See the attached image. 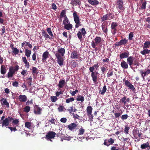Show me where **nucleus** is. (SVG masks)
<instances>
[{
  "label": "nucleus",
  "instance_id": "dca6fc26",
  "mask_svg": "<svg viewBox=\"0 0 150 150\" xmlns=\"http://www.w3.org/2000/svg\"><path fill=\"white\" fill-rule=\"evenodd\" d=\"M77 126V125L75 123H73L70 124L68 126V127L70 130L72 131L73 130L76 129Z\"/></svg>",
  "mask_w": 150,
  "mask_h": 150
},
{
  "label": "nucleus",
  "instance_id": "c756f323",
  "mask_svg": "<svg viewBox=\"0 0 150 150\" xmlns=\"http://www.w3.org/2000/svg\"><path fill=\"white\" fill-rule=\"evenodd\" d=\"M139 132V130H134L133 132V134L134 135V137L136 139H137V141L138 142L140 140V139H138V137H137L138 133Z\"/></svg>",
  "mask_w": 150,
  "mask_h": 150
},
{
  "label": "nucleus",
  "instance_id": "7c9ffc66",
  "mask_svg": "<svg viewBox=\"0 0 150 150\" xmlns=\"http://www.w3.org/2000/svg\"><path fill=\"white\" fill-rule=\"evenodd\" d=\"M126 100H127V97L124 96L120 100V102L121 103H123L124 105H125L127 103Z\"/></svg>",
  "mask_w": 150,
  "mask_h": 150
},
{
  "label": "nucleus",
  "instance_id": "a19ab883",
  "mask_svg": "<svg viewBox=\"0 0 150 150\" xmlns=\"http://www.w3.org/2000/svg\"><path fill=\"white\" fill-rule=\"evenodd\" d=\"M113 74V71L112 69H110L107 73V77H110Z\"/></svg>",
  "mask_w": 150,
  "mask_h": 150
},
{
  "label": "nucleus",
  "instance_id": "72a5a7b5",
  "mask_svg": "<svg viewBox=\"0 0 150 150\" xmlns=\"http://www.w3.org/2000/svg\"><path fill=\"white\" fill-rule=\"evenodd\" d=\"M107 90L106 86L105 85L103 88L102 91H100L99 93L101 95H104Z\"/></svg>",
  "mask_w": 150,
  "mask_h": 150
},
{
  "label": "nucleus",
  "instance_id": "bf43d9fd",
  "mask_svg": "<svg viewBox=\"0 0 150 150\" xmlns=\"http://www.w3.org/2000/svg\"><path fill=\"white\" fill-rule=\"evenodd\" d=\"M129 127L125 126V127L124 131L125 133L126 134H128L129 132Z\"/></svg>",
  "mask_w": 150,
  "mask_h": 150
},
{
  "label": "nucleus",
  "instance_id": "a211bd4d",
  "mask_svg": "<svg viewBox=\"0 0 150 150\" xmlns=\"http://www.w3.org/2000/svg\"><path fill=\"white\" fill-rule=\"evenodd\" d=\"M49 53L47 51L44 52L42 55V62H44L46 61V59L49 57Z\"/></svg>",
  "mask_w": 150,
  "mask_h": 150
},
{
  "label": "nucleus",
  "instance_id": "c03bdc74",
  "mask_svg": "<svg viewBox=\"0 0 150 150\" xmlns=\"http://www.w3.org/2000/svg\"><path fill=\"white\" fill-rule=\"evenodd\" d=\"M50 99L52 102L54 103L58 99L56 96H51L50 97Z\"/></svg>",
  "mask_w": 150,
  "mask_h": 150
},
{
  "label": "nucleus",
  "instance_id": "412c9836",
  "mask_svg": "<svg viewBox=\"0 0 150 150\" xmlns=\"http://www.w3.org/2000/svg\"><path fill=\"white\" fill-rule=\"evenodd\" d=\"M66 83L65 80L62 79L60 80L59 82L58 85V87L61 88H62Z\"/></svg>",
  "mask_w": 150,
  "mask_h": 150
},
{
  "label": "nucleus",
  "instance_id": "6e6d98bb",
  "mask_svg": "<svg viewBox=\"0 0 150 150\" xmlns=\"http://www.w3.org/2000/svg\"><path fill=\"white\" fill-rule=\"evenodd\" d=\"M123 81L124 82L125 85L126 86H127L128 85L130 84L131 83V82L128 80L124 79L123 80Z\"/></svg>",
  "mask_w": 150,
  "mask_h": 150
},
{
  "label": "nucleus",
  "instance_id": "f03ea898",
  "mask_svg": "<svg viewBox=\"0 0 150 150\" xmlns=\"http://www.w3.org/2000/svg\"><path fill=\"white\" fill-rule=\"evenodd\" d=\"M94 40V41H92L91 42V46L93 48L97 49V48L96 47V46L97 45L100 44L103 39L100 37L97 36Z\"/></svg>",
  "mask_w": 150,
  "mask_h": 150
},
{
  "label": "nucleus",
  "instance_id": "58836bf2",
  "mask_svg": "<svg viewBox=\"0 0 150 150\" xmlns=\"http://www.w3.org/2000/svg\"><path fill=\"white\" fill-rule=\"evenodd\" d=\"M93 108L91 106H88L86 109V111L87 114L92 113Z\"/></svg>",
  "mask_w": 150,
  "mask_h": 150
},
{
  "label": "nucleus",
  "instance_id": "5701e85b",
  "mask_svg": "<svg viewBox=\"0 0 150 150\" xmlns=\"http://www.w3.org/2000/svg\"><path fill=\"white\" fill-rule=\"evenodd\" d=\"M71 1L72 2L71 4L73 5L80 6L81 3L80 0H71Z\"/></svg>",
  "mask_w": 150,
  "mask_h": 150
},
{
  "label": "nucleus",
  "instance_id": "f704fd0d",
  "mask_svg": "<svg viewBox=\"0 0 150 150\" xmlns=\"http://www.w3.org/2000/svg\"><path fill=\"white\" fill-rule=\"evenodd\" d=\"M3 104L5 105H6L7 107L8 108L9 107V103L7 101L6 99H4V98H2L1 100V101H3Z\"/></svg>",
  "mask_w": 150,
  "mask_h": 150
},
{
  "label": "nucleus",
  "instance_id": "4d7b16f0",
  "mask_svg": "<svg viewBox=\"0 0 150 150\" xmlns=\"http://www.w3.org/2000/svg\"><path fill=\"white\" fill-rule=\"evenodd\" d=\"M121 139L123 142H124L125 143L126 142L128 143L129 142L130 140V139L129 138L122 137L121 138Z\"/></svg>",
  "mask_w": 150,
  "mask_h": 150
},
{
  "label": "nucleus",
  "instance_id": "4c0bfd02",
  "mask_svg": "<svg viewBox=\"0 0 150 150\" xmlns=\"http://www.w3.org/2000/svg\"><path fill=\"white\" fill-rule=\"evenodd\" d=\"M27 82L29 87H31L32 85V78L31 76H30L29 78H28L27 80Z\"/></svg>",
  "mask_w": 150,
  "mask_h": 150
},
{
  "label": "nucleus",
  "instance_id": "393cba45",
  "mask_svg": "<svg viewBox=\"0 0 150 150\" xmlns=\"http://www.w3.org/2000/svg\"><path fill=\"white\" fill-rule=\"evenodd\" d=\"M1 73L2 74H5L6 72V69L5 66L4 65H2L1 67Z\"/></svg>",
  "mask_w": 150,
  "mask_h": 150
},
{
  "label": "nucleus",
  "instance_id": "9d476101",
  "mask_svg": "<svg viewBox=\"0 0 150 150\" xmlns=\"http://www.w3.org/2000/svg\"><path fill=\"white\" fill-rule=\"evenodd\" d=\"M128 42V40L124 38L121 40L120 41L115 43V47H118L122 45H125Z\"/></svg>",
  "mask_w": 150,
  "mask_h": 150
},
{
  "label": "nucleus",
  "instance_id": "052dcab7",
  "mask_svg": "<svg viewBox=\"0 0 150 150\" xmlns=\"http://www.w3.org/2000/svg\"><path fill=\"white\" fill-rule=\"evenodd\" d=\"M9 70H10L11 72L14 75L15 72L16 71L14 69H13V67L12 66L10 67L9 68Z\"/></svg>",
  "mask_w": 150,
  "mask_h": 150
},
{
  "label": "nucleus",
  "instance_id": "603ef678",
  "mask_svg": "<svg viewBox=\"0 0 150 150\" xmlns=\"http://www.w3.org/2000/svg\"><path fill=\"white\" fill-rule=\"evenodd\" d=\"M85 130L82 128H81L79 130L78 135L83 134L84 133Z\"/></svg>",
  "mask_w": 150,
  "mask_h": 150
},
{
  "label": "nucleus",
  "instance_id": "ddd939ff",
  "mask_svg": "<svg viewBox=\"0 0 150 150\" xmlns=\"http://www.w3.org/2000/svg\"><path fill=\"white\" fill-rule=\"evenodd\" d=\"M65 50L64 48L62 47H58L57 48V51L56 53H58L61 56L63 57L65 54Z\"/></svg>",
  "mask_w": 150,
  "mask_h": 150
},
{
  "label": "nucleus",
  "instance_id": "bb28decb",
  "mask_svg": "<svg viewBox=\"0 0 150 150\" xmlns=\"http://www.w3.org/2000/svg\"><path fill=\"white\" fill-rule=\"evenodd\" d=\"M99 66L98 65V63H97L96 64L94 65L93 66H92L89 68V70L93 71L95 69H96V70L98 69Z\"/></svg>",
  "mask_w": 150,
  "mask_h": 150
},
{
  "label": "nucleus",
  "instance_id": "6e6552de",
  "mask_svg": "<svg viewBox=\"0 0 150 150\" xmlns=\"http://www.w3.org/2000/svg\"><path fill=\"white\" fill-rule=\"evenodd\" d=\"M55 56L57 58L58 63L60 66H62L64 63V60L62 56L59 55L58 53H55Z\"/></svg>",
  "mask_w": 150,
  "mask_h": 150
},
{
  "label": "nucleus",
  "instance_id": "de8ad7c7",
  "mask_svg": "<svg viewBox=\"0 0 150 150\" xmlns=\"http://www.w3.org/2000/svg\"><path fill=\"white\" fill-rule=\"evenodd\" d=\"M63 23L64 24H66L68 23H70L69 20L67 18V16L65 17L64 18V20L63 21Z\"/></svg>",
  "mask_w": 150,
  "mask_h": 150
},
{
  "label": "nucleus",
  "instance_id": "9b49d317",
  "mask_svg": "<svg viewBox=\"0 0 150 150\" xmlns=\"http://www.w3.org/2000/svg\"><path fill=\"white\" fill-rule=\"evenodd\" d=\"M118 24L116 22H112L111 24V28L112 30V34L114 35H115L117 31V30L116 28Z\"/></svg>",
  "mask_w": 150,
  "mask_h": 150
},
{
  "label": "nucleus",
  "instance_id": "5fc2aeb1",
  "mask_svg": "<svg viewBox=\"0 0 150 150\" xmlns=\"http://www.w3.org/2000/svg\"><path fill=\"white\" fill-rule=\"evenodd\" d=\"M13 75L12 73L10 70H9V71L8 73L7 76L8 78H9L12 77Z\"/></svg>",
  "mask_w": 150,
  "mask_h": 150
},
{
  "label": "nucleus",
  "instance_id": "4468645a",
  "mask_svg": "<svg viewBox=\"0 0 150 150\" xmlns=\"http://www.w3.org/2000/svg\"><path fill=\"white\" fill-rule=\"evenodd\" d=\"M79 53L74 50L71 53V57L72 59H79Z\"/></svg>",
  "mask_w": 150,
  "mask_h": 150
},
{
  "label": "nucleus",
  "instance_id": "69168bd1",
  "mask_svg": "<svg viewBox=\"0 0 150 150\" xmlns=\"http://www.w3.org/2000/svg\"><path fill=\"white\" fill-rule=\"evenodd\" d=\"M74 107L73 106H72L70 107L69 109H68V111L69 112V113L71 114L72 113V112H73L74 111Z\"/></svg>",
  "mask_w": 150,
  "mask_h": 150
},
{
  "label": "nucleus",
  "instance_id": "2eb2a0df",
  "mask_svg": "<svg viewBox=\"0 0 150 150\" xmlns=\"http://www.w3.org/2000/svg\"><path fill=\"white\" fill-rule=\"evenodd\" d=\"M42 110V109L40 107L36 105L35 107L34 113L36 114L40 115L41 114V111Z\"/></svg>",
  "mask_w": 150,
  "mask_h": 150
},
{
  "label": "nucleus",
  "instance_id": "b1692460",
  "mask_svg": "<svg viewBox=\"0 0 150 150\" xmlns=\"http://www.w3.org/2000/svg\"><path fill=\"white\" fill-rule=\"evenodd\" d=\"M148 147H149V149L150 148L149 144L148 142L142 144L141 146V148L142 149H145L146 148Z\"/></svg>",
  "mask_w": 150,
  "mask_h": 150
},
{
  "label": "nucleus",
  "instance_id": "4be33fe9",
  "mask_svg": "<svg viewBox=\"0 0 150 150\" xmlns=\"http://www.w3.org/2000/svg\"><path fill=\"white\" fill-rule=\"evenodd\" d=\"M88 1V2L91 5H96L99 4V2L98 1L96 0H86Z\"/></svg>",
  "mask_w": 150,
  "mask_h": 150
},
{
  "label": "nucleus",
  "instance_id": "a878e982",
  "mask_svg": "<svg viewBox=\"0 0 150 150\" xmlns=\"http://www.w3.org/2000/svg\"><path fill=\"white\" fill-rule=\"evenodd\" d=\"M140 2L142 4L141 9H145L146 8V1L145 0H141Z\"/></svg>",
  "mask_w": 150,
  "mask_h": 150
},
{
  "label": "nucleus",
  "instance_id": "39448f33",
  "mask_svg": "<svg viewBox=\"0 0 150 150\" xmlns=\"http://www.w3.org/2000/svg\"><path fill=\"white\" fill-rule=\"evenodd\" d=\"M116 8L118 10H123L125 8L123 0H116Z\"/></svg>",
  "mask_w": 150,
  "mask_h": 150
},
{
  "label": "nucleus",
  "instance_id": "09e8293b",
  "mask_svg": "<svg viewBox=\"0 0 150 150\" xmlns=\"http://www.w3.org/2000/svg\"><path fill=\"white\" fill-rule=\"evenodd\" d=\"M25 127L30 129L31 126V123L30 122H26L25 123Z\"/></svg>",
  "mask_w": 150,
  "mask_h": 150
},
{
  "label": "nucleus",
  "instance_id": "1a4fd4ad",
  "mask_svg": "<svg viewBox=\"0 0 150 150\" xmlns=\"http://www.w3.org/2000/svg\"><path fill=\"white\" fill-rule=\"evenodd\" d=\"M140 73L141 74L143 79H144L145 76L150 74V69H145L144 72L143 70H140Z\"/></svg>",
  "mask_w": 150,
  "mask_h": 150
},
{
  "label": "nucleus",
  "instance_id": "aec40b11",
  "mask_svg": "<svg viewBox=\"0 0 150 150\" xmlns=\"http://www.w3.org/2000/svg\"><path fill=\"white\" fill-rule=\"evenodd\" d=\"M129 55V54L128 52H126L122 53L121 54H120L119 56L120 59H123L125 58H127Z\"/></svg>",
  "mask_w": 150,
  "mask_h": 150
},
{
  "label": "nucleus",
  "instance_id": "37998d69",
  "mask_svg": "<svg viewBox=\"0 0 150 150\" xmlns=\"http://www.w3.org/2000/svg\"><path fill=\"white\" fill-rule=\"evenodd\" d=\"M108 14L103 16L101 18L102 21H103L108 20H110V19L108 18Z\"/></svg>",
  "mask_w": 150,
  "mask_h": 150
},
{
  "label": "nucleus",
  "instance_id": "0e129e2a",
  "mask_svg": "<svg viewBox=\"0 0 150 150\" xmlns=\"http://www.w3.org/2000/svg\"><path fill=\"white\" fill-rule=\"evenodd\" d=\"M38 69L35 67H33L32 69V73L33 74H35L36 73V71Z\"/></svg>",
  "mask_w": 150,
  "mask_h": 150
},
{
  "label": "nucleus",
  "instance_id": "473e14b6",
  "mask_svg": "<svg viewBox=\"0 0 150 150\" xmlns=\"http://www.w3.org/2000/svg\"><path fill=\"white\" fill-rule=\"evenodd\" d=\"M12 50V53L13 55H16L19 52V50L16 47H15L14 48H13Z\"/></svg>",
  "mask_w": 150,
  "mask_h": 150
},
{
  "label": "nucleus",
  "instance_id": "e433bc0d",
  "mask_svg": "<svg viewBox=\"0 0 150 150\" xmlns=\"http://www.w3.org/2000/svg\"><path fill=\"white\" fill-rule=\"evenodd\" d=\"M129 89L133 91H135V89L134 87V86L132 84V83L128 85V86H126Z\"/></svg>",
  "mask_w": 150,
  "mask_h": 150
},
{
  "label": "nucleus",
  "instance_id": "c9c22d12",
  "mask_svg": "<svg viewBox=\"0 0 150 150\" xmlns=\"http://www.w3.org/2000/svg\"><path fill=\"white\" fill-rule=\"evenodd\" d=\"M150 45V42L149 41H146L144 44L143 49H147L149 47Z\"/></svg>",
  "mask_w": 150,
  "mask_h": 150
},
{
  "label": "nucleus",
  "instance_id": "cd10ccee",
  "mask_svg": "<svg viewBox=\"0 0 150 150\" xmlns=\"http://www.w3.org/2000/svg\"><path fill=\"white\" fill-rule=\"evenodd\" d=\"M64 28L67 30H69L72 28V25L70 23L64 24Z\"/></svg>",
  "mask_w": 150,
  "mask_h": 150
},
{
  "label": "nucleus",
  "instance_id": "864d4df0",
  "mask_svg": "<svg viewBox=\"0 0 150 150\" xmlns=\"http://www.w3.org/2000/svg\"><path fill=\"white\" fill-rule=\"evenodd\" d=\"M30 110V107L28 106H26L24 108V111L27 113L29 112Z\"/></svg>",
  "mask_w": 150,
  "mask_h": 150
},
{
  "label": "nucleus",
  "instance_id": "3c124183",
  "mask_svg": "<svg viewBox=\"0 0 150 150\" xmlns=\"http://www.w3.org/2000/svg\"><path fill=\"white\" fill-rule=\"evenodd\" d=\"M74 100V99L73 97L67 99L66 100V103H69L70 102H72Z\"/></svg>",
  "mask_w": 150,
  "mask_h": 150
},
{
  "label": "nucleus",
  "instance_id": "f8f14e48",
  "mask_svg": "<svg viewBox=\"0 0 150 150\" xmlns=\"http://www.w3.org/2000/svg\"><path fill=\"white\" fill-rule=\"evenodd\" d=\"M134 57L133 56L128 57L127 60V62L131 68H132V65L133 64Z\"/></svg>",
  "mask_w": 150,
  "mask_h": 150
},
{
  "label": "nucleus",
  "instance_id": "f257e3e1",
  "mask_svg": "<svg viewBox=\"0 0 150 150\" xmlns=\"http://www.w3.org/2000/svg\"><path fill=\"white\" fill-rule=\"evenodd\" d=\"M74 19L76 23L75 27L78 28L79 26H81V24L80 22V20L79 16L77 15V13L74 11L73 13Z\"/></svg>",
  "mask_w": 150,
  "mask_h": 150
},
{
  "label": "nucleus",
  "instance_id": "680f3d73",
  "mask_svg": "<svg viewBox=\"0 0 150 150\" xmlns=\"http://www.w3.org/2000/svg\"><path fill=\"white\" fill-rule=\"evenodd\" d=\"M133 64L135 66H139V61L137 59L135 60H134L133 62Z\"/></svg>",
  "mask_w": 150,
  "mask_h": 150
},
{
  "label": "nucleus",
  "instance_id": "0eeeda50",
  "mask_svg": "<svg viewBox=\"0 0 150 150\" xmlns=\"http://www.w3.org/2000/svg\"><path fill=\"white\" fill-rule=\"evenodd\" d=\"M80 31H79L77 34L78 38L80 40H81L82 38V35L83 36H85L86 32L84 28H82L80 30Z\"/></svg>",
  "mask_w": 150,
  "mask_h": 150
},
{
  "label": "nucleus",
  "instance_id": "774afa93",
  "mask_svg": "<svg viewBox=\"0 0 150 150\" xmlns=\"http://www.w3.org/2000/svg\"><path fill=\"white\" fill-rule=\"evenodd\" d=\"M128 117V116L127 114L124 115L122 116L121 118L122 120L127 119Z\"/></svg>",
  "mask_w": 150,
  "mask_h": 150
},
{
  "label": "nucleus",
  "instance_id": "2f4dec72",
  "mask_svg": "<svg viewBox=\"0 0 150 150\" xmlns=\"http://www.w3.org/2000/svg\"><path fill=\"white\" fill-rule=\"evenodd\" d=\"M31 53V51L30 50H29L28 49H26L25 50V55L27 57H30Z\"/></svg>",
  "mask_w": 150,
  "mask_h": 150
},
{
  "label": "nucleus",
  "instance_id": "c85d7f7f",
  "mask_svg": "<svg viewBox=\"0 0 150 150\" xmlns=\"http://www.w3.org/2000/svg\"><path fill=\"white\" fill-rule=\"evenodd\" d=\"M102 29L103 32H104L106 34H107L108 29L107 25L104 24H103L102 25Z\"/></svg>",
  "mask_w": 150,
  "mask_h": 150
},
{
  "label": "nucleus",
  "instance_id": "e2e57ef3",
  "mask_svg": "<svg viewBox=\"0 0 150 150\" xmlns=\"http://www.w3.org/2000/svg\"><path fill=\"white\" fill-rule=\"evenodd\" d=\"M19 122V120L18 119H16L13 120L12 123L14 125H18Z\"/></svg>",
  "mask_w": 150,
  "mask_h": 150
},
{
  "label": "nucleus",
  "instance_id": "a18cd8bd",
  "mask_svg": "<svg viewBox=\"0 0 150 150\" xmlns=\"http://www.w3.org/2000/svg\"><path fill=\"white\" fill-rule=\"evenodd\" d=\"M42 35L44 36V37L46 38H50V37L47 33V32L43 30V31L42 32Z\"/></svg>",
  "mask_w": 150,
  "mask_h": 150
},
{
  "label": "nucleus",
  "instance_id": "13d9d810",
  "mask_svg": "<svg viewBox=\"0 0 150 150\" xmlns=\"http://www.w3.org/2000/svg\"><path fill=\"white\" fill-rule=\"evenodd\" d=\"M47 33L50 35V36L52 37H53V35L51 30L50 28H47Z\"/></svg>",
  "mask_w": 150,
  "mask_h": 150
},
{
  "label": "nucleus",
  "instance_id": "423d86ee",
  "mask_svg": "<svg viewBox=\"0 0 150 150\" xmlns=\"http://www.w3.org/2000/svg\"><path fill=\"white\" fill-rule=\"evenodd\" d=\"M91 72V76L92 78V80L95 83L97 82L98 78L99 76L98 75V71L94 72V71L92 70H89Z\"/></svg>",
  "mask_w": 150,
  "mask_h": 150
},
{
  "label": "nucleus",
  "instance_id": "8fccbe9b",
  "mask_svg": "<svg viewBox=\"0 0 150 150\" xmlns=\"http://www.w3.org/2000/svg\"><path fill=\"white\" fill-rule=\"evenodd\" d=\"M134 34L133 32H130L129 35L128 39L129 40H132L133 39Z\"/></svg>",
  "mask_w": 150,
  "mask_h": 150
},
{
  "label": "nucleus",
  "instance_id": "79ce46f5",
  "mask_svg": "<svg viewBox=\"0 0 150 150\" xmlns=\"http://www.w3.org/2000/svg\"><path fill=\"white\" fill-rule=\"evenodd\" d=\"M76 100L78 101H81V102H83L84 100V98L83 96L79 95L78 97L76 98Z\"/></svg>",
  "mask_w": 150,
  "mask_h": 150
},
{
  "label": "nucleus",
  "instance_id": "ea45409f",
  "mask_svg": "<svg viewBox=\"0 0 150 150\" xmlns=\"http://www.w3.org/2000/svg\"><path fill=\"white\" fill-rule=\"evenodd\" d=\"M66 11L65 10H62L60 14L59 15V17L60 18H62V17H65L67 16L65 15Z\"/></svg>",
  "mask_w": 150,
  "mask_h": 150
},
{
  "label": "nucleus",
  "instance_id": "6ab92c4d",
  "mask_svg": "<svg viewBox=\"0 0 150 150\" xmlns=\"http://www.w3.org/2000/svg\"><path fill=\"white\" fill-rule=\"evenodd\" d=\"M120 65L121 67L124 69H127L128 67V63L124 60H123L121 62Z\"/></svg>",
  "mask_w": 150,
  "mask_h": 150
},
{
  "label": "nucleus",
  "instance_id": "20e7f679",
  "mask_svg": "<svg viewBox=\"0 0 150 150\" xmlns=\"http://www.w3.org/2000/svg\"><path fill=\"white\" fill-rule=\"evenodd\" d=\"M57 134L53 131H49L48 132L45 137H44L47 140H50L52 142V139H54Z\"/></svg>",
  "mask_w": 150,
  "mask_h": 150
},
{
  "label": "nucleus",
  "instance_id": "49530a36",
  "mask_svg": "<svg viewBox=\"0 0 150 150\" xmlns=\"http://www.w3.org/2000/svg\"><path fill=\"white\" fill-rule=\"evenodd\" d=\"M144 50L143 51H141V53L143 55H145L146 54H149V52H148V49H144Z\"/></svg>",
  "mask_w": 150,
  "mask_h": 150
},
{
  "label": "nucleus",
  "instance_id": "7ed1b4c3",
  "mask_svg": "<svg viewBox=\"0 0 150 150\" xmlns=\"http://www.w3.org/2000/svg\"><path fill=\"white\" fill-rule=\"evenodd\" d=\"M13 120V118L11 116H8V117L5 118L0 123L2 124V127L4 126L6 127L8 126L10 123Z\"/></svg>",
  "mask_w": 150,
  "mask_h": 150
},
{
  "label": "nucleus",
  "instance_id": "338daca9",
  "mask_svg": "<svg viewBox=\"0 0 150 150\" xmlns=\"http://www.w3.org/2000/svg\"><path fill=\"white\" fill-rule=\"evenodd\" d=\"M64 108L63 106L60 105L59 107L58 108V110L59 112H61L63 111V109Z\"/></svg>",
  "mask_w": 150,
  "mask_h": 150
},
{
  "label": "nucleus",
  "instance_id": "f3484780",
  "mask_svg": "<svg viewBox=\"0 0 150 150\" xmlns=\"http://www.w3.org/2000/svg\"><path fill=\"white\" fill-rule=\"evenodd\" d=\"M18 99L21 102H24L26 101L27 98L25 95H20L18 97Z\"/></svg>",
  "mask_w": 150,
  "mask_h": 150
}]
</instances>
